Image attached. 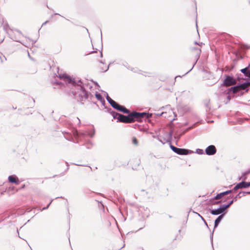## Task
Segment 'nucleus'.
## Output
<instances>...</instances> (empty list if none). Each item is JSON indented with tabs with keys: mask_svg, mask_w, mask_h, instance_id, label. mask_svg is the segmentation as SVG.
I'll list each match as a JSON object with an SVG mask.
<instances>
[{
	"mask_svg": "<svg viewBox=\"0 0 250 250\" xmlns=\"http://www.w3.org/2000/svg\"><path fill=\"white\" fill-rule=\"evenodd\" d=\"M132 143L135 145H138V141L135 137L132 138Z\"/></svg>",
	"mask_w": 250,
	"mask_h": 250,
	"instance_id": "obj_30",
	"label": "nucleus"
},
{
	"mask_svg": "<svg viewBox=\"0 0 250 250\" xmlns=\"http://www.w3.org/2000/svg\"><path fill=\"white\" fill-rule=\"evenodd\" d=\"M239 184L240 187V188H247L250 187V182H246L244 181H242L239 183Z\"/></svg>",
	"mask_w": 250,
	"mask_h": 250,
	"instance_id": "obj_13",
	"label": "nucleus"
},
{
	"mask_svg": "<svg viewBox=\"0 0 250 250\" xmlns=\"http://www.w3.org/2000/svg\"><path fill=\"white\" fill-rule=\"evenodd\" d=\"M195 63H196V62L194 63V64H193V66H192V68L188 71V72H190L192 69V68H193V67L195 65Z\"/></svg>",
	"mask_w": 250,
	"mask_h": 250,
	"instance_id": "obj_42",
	"label": "nucleus"
},
{
	"mask_svg": "<svg viewBox=\"0 0 250 250\" xmlns=\"http://www.w3.org/2000/svg\"><path fill=\"white\" fill-rule=\"evenodd\" d=\"M8 181L10 183H14L16 185L20 184V181L17 176L15 175H10L8 178Z\"/></svg>",
	"mask_w": 250,
	"mask_h": 250,
	"instance_id": "obj_10",
	"label": "nucleus"
},
{
	"mask_svg": "<svg viewBox=\"0 0 250 250\" xmlns=\"http://www.w3.org/2000/svg\"><path fill=\"white\" fill-rule=\"evenodd\" d=\"M213 231L211 232V233L210 234V239H211V241L212 242L213 241Z\"/></svg>",
	"mask_w": 250,
	"mask_h": 250,
	"instance_id": "obj_38",
	"label": "nucleus"
},
{
	"mask_svg": "<svg viewBox=\"0 0 250 250\" xmlns=\"http://www.w3.org/2000/svg\"><path fill=\"white\" fill-rule=\"evenodd\" d=\"M240 90H245L246 92H248L249 90V85L250 82L246 81L242 83L238 84Z\"/></svg>",
	"mask_w": 250,
	"mask_h": 250,
	"instance_id": "obj_9",
	"label": "nucleus"
},
{
	"mask_svg": "<svg viewBox=\"0 0 250 250\" xmlns=\"http://www.w3.org/2000/svg\"><path fill=\"white\" fill-rule=\"evenodd\" d=\"M59 78L63 79L66 83L71 84L74 87L72 91L74 98L82 104L86 101L91 100L93 96L86 90V88L90 89L92 86L87 82L83 83L81 80L72 79L70 77L65 75H60Z\"/></svg>",
	"mask_w": 250,
	"mask_h": 250,
	"instance_id": "obj_1",
	"label": "nucleus"
},
{
	"mask_svg": "<svg viewBox=\"0 0 250 250\" xmlns=\"http://www.w3.org/2000/svg\"><path fill=\"white\" fill-rule=\"evenodd\" d=\"M250 173V169L245 172H243L242 173V175L241 176H240V177H239V180H242L243 181H245L247 179V175L248 174H249V173Z\"/></svg>",
	"mask_w": 250,
	"mask_h": 250,
	"instance_id": "obj_16",
	"label": "nucleus"
},
{
	"mask_svg": "<svg viewBox=\"0 0 250 250\" xmlns=\"http://www.w3.org/2000/svg\"><path fill=\"white\" fill-rule=\"evenodd\" d=\"M229 198H232L233 197V196H232L230 195V196H229Z\"/></svg>",
	"mask_w": 250,
	"mask_h": 250,
	"instance_id": "obj_51",
	"label": "nucleus"
},
{
	"mask_svg": "<svg viewBox=\"0 0 250 250\" xmlns=\"http://www.w3.org/2000/svg\"><path fill=\"white\" fill-rule=\"evenodd\" d=\"M189 72H187L185 75H183V76H185V75H186L187 74H188Z\"/></svg>",
	"mask_w": 250,
	"mask_h": 250,
	"instance_id": "obj_50",
	"label": "nucleus"
},
{
	"mask_svg": "<svg viewBox=\"0 0 250 250\" xmlns=\"http://www.w3.org/2000/svg\"><path fill=\"white\" fill-rule=\"evenodd\" d=\"M179 77H180L181 76H179ZM178 76H176V77H175V79H176V78H178Z\"/></svg>",
	"mask_w": 250,
	"mask_h": 250,
	"instance_id": "obj_55",
	"label": "nucleus"
},
{
	"mask_svg": "<svg viewBox=\"0 0 250 250\" xmlns=\"http://www.w3.org/2000/svg\"><path fill=\"white\" fill-rule=\"evenodd\" d=\"M197 214H198V216L201 217V219L204 222L205 224L207 225V226L208 227V224H207V222H206L205 220L204 219V218L202 216H201L199 213H197Z\"/></svg>",
	"mask_w": 250,
	"mask_h": 250,
	"instance_id": "obj_33",
	"label": "nucleus"
},
{
	"mask_svg": "<svg viewBox=\"0 0 250 250\" xmlns=\"http://www.w3.org/2000/svg\"><path fill=\"white\" fill-rule=\"evenodd\" d=\"M240 189V187L239 186V183H238L234 187V188H233L232 190V192L233 191H235L236 190H237V189Z\"/></svg>",
	"mask_w": 250,
	"mask_h": 250,
	"instance_id": "obj_28",
	"label": "nucleus"
},
{
	"mask_svg": "<svg viewBox=\"0 0 250 250\" xmlns=\"http://www.w3.org/2000/svg\"><path fill=\"white\" fill-rule=\"evenodd\" d=\"M3 29L7 33V31H9L10 29H11L9 27V25H8L7 23L4 24L3 25Z\"/></svg>",
	"mask_w": 250,
	"mask_h": 250,
	"instance_id": "obj_27",
	"label": "nucleus"
},
{
	"mask_svg": "<svg viewBox=\"0 0 250 250\" xmlns=\"http://www.w3.org/2000/svg\"><path fill=\"white\" fill-rule=\"evenodd\" d=\"M169 137L171 138L172 137V131H171L169 133Z\"/></svg>",
	"mask_w": 250,
	"mask_h": 250,
	"instance_id": "obj_40",
	"label": "nucleus"
},
{
	"mask_svg": "<svg viewBox=\"0 0 250 250\" xmlns=\"http://www.w3.org/2000/svg\"><path fill=\"white\" fill-rule=\"evenodd\" d=\"M205 105L206 106V107L208 108V109H209V102H207V103H205Z\"/></svg>",
	"mask_w": 250,
	"mask_h": 250,
	"instance_id": "obj_37",
	"label": "nucleus"
},
{
	"mask_svg": "<svg viewBox=\"0 0 250 250\" xmlns=\"http://www.w3.org/2000/svg\"><path fill=\"white\" fill-rule=\"evenodd\" d=\"M111 63H110L107 66H106L105 68H101V70L103 72H106L108 70L109 68V66L110 65Z\"/></svg>",
	"mask_w": 250,
	"mask_h": 250,
	"instance_id": "obj_29",
	"label": "nucleus"
},
{
	"mask_svg": "<svg viewBox=\"0 0 250 250\" xmlns=\"http://www.w3.org/2000/svg\"><path fill=\"white\" fill-rule=\"evenodd\" d=\"M225 77L226 78L223 83V85L226 86H229L236 83V80L232 76L226 75Z\"/></svg>",
	"mask_w": 250,
	"mask_h": 250,
	"instance_id": "obj_5",
	"label": "nucleus"
},
{
	"mask_svg": "<svg viewBox=\"0 0 250 250\" xmlns=\"http://www.w3.org/2000/svg\"><path fill=\"white\" fill-rule=\"evenodd\" d=\"M226 213H224V214H221L219 216H218V217L215 219L214 221V229L216 228H217L224 217Z\"/></svg>",
	"mask_w": 250,
	"mask_h": 250,
	"instance_id": "obj_11",
	"label": "nucleus"
},
{
	"mask_svg": "<svg viewBox=\"0 0 250 250\" xmlns=\"http://www.w3.org/2000/svg\"><path fill=\"white\" fill-rule=\"evenodd\" d=\"M125 246V243L124 242L123 246L121 247V249H122V248H124Z\"/></svg>",
	"mask_w": 250,
	"mask_h": 250,
	"instance_id": "obj_47",
	"label": "nucleus"
},
{
	"mask_svg": "<svg viewBox=\"0 0 250 250\" xmlns=\"http://www.w3.org/2000/svg\"><path fill=\"white\" fill-rule=\"evenodd\" d=\"M100 62L101 63L104 64V62H103L102 61H100Z\"/></svg>",
	"mask_w": 250,
	"mask_h": 250,
	"instance_id": "obj_54",
	"label": "nucleus"
},
{
	"mask_svg": "<svg viewBox=\"0 0 250 250\" xmlns=\"http://www.w3.org/2000/svg\"><path fill=\"white\" fill-rule=\"evenodd\" d=\"M249 86H250V84Z\"/></svg>",
	"mask_w": 250,
	"mask_h": 250,
	"instance_id": "obj_60",
	"label": "nucleus"
},
{
	"mask_svg": "<svg viewBox=\"0 0 250 250\" xmlns=\"http://www.w3.org/2000/svg\"><path fill=\"white\" fill-rule=\"evenodd\" d=\"M232 192V190H228L225 192H224L225 195H228L229 193H231Z\"/></svg>",
	"mask_w": 250,
	"mask_h": 250,
	"instance_id": "obj_32",
	"label": "nucleus"
},
{
	"mask_svg": "<svg viewBox=\"0 0 250 250\" xmlns=\"http://www.w3.org/2000/svg\"><path fill=\"white\" fill-rule=\"evenodd\" d=\"M250 66L245 67V68L241 69L240 71L243 73L246 77L249 78L250 80V70H249Z\"/></svg>",
	"mask_w": 250,
	"mask_h": 250,
	"instance_id": "obj_12",
	"label": "nucleus"
},
{
	"mask_svg": "<svg viewBox=\"0 0 250 250\" xmlns=\"http://www.w3.org/2000/svg\"><path fill=\"white\" fill-rule=\"evenodd\" d=\"M47 22V21H46L45 22H44V23H42V26L44 25H45L46 23Z\"/></svg>",
	"mask_w": 250,
	"mask_h": 250,
	"instance_id": "obj_44",
	"label": "nucleus"
},
{
	"mask_svg": "<svg viewBox=\"0 0 250 250\" xmlns=\"http://www.w3.org/2000/svg\"><path fill=\"white\" fill-rule=\"evenodd\" d=\"M242 197L241 193H239L233 199L234 201H236L237 198H240Z\"/></svg>",
	"mask_w": 250,
	"mask_h": 250,
	"instance_id": "obj_31",
	"label": "nucleus"
},
{
	"mask_svg": "<svg viewBox=\"0 0 250 250\" xmlns=\"http://www.w3.org/2000/svg\"><path fill=\"white\" fill-rule=\"evenodd\" d=\"M100 32H101V39H102V31L101 30L100 31Z\"/></svg>",
	"mask_w": 250,
	"mask_h": 250,
	"instance_id": "obj_48",
	"label": "nucleus"
},
{
	"mask_svg": "<svg viewBox=\"0 0 250 250\" xmlns=\"http://www.w3.org/2000/svg\"><path fill=\"white\" fill-rule=\"evenodd\" d=\"M239 193H241L242 197L246 196L247 194H248L247 191V192H246V191H242V192H240Z\"/></svg>",
	"mask_w": 250,
	"mask_h": 250,
	"instance_id": "obj_34",
	"label": "nucleus"
},
{
	"mask_svg": "<svg viewBox=\"0 0 250 250\" xmlns=\"http://www.w3.org/2000/svg\"><path fill=\"white\" fill-rule=\"evenodd\" d=\"M170 147L173 152L179 155H188L193 152L192 150L185 148H178L171 145H170Z\"/></svg>",
	"mask_w": 250,
	"mask_h": 250,
	"instance_id": "obj_4",
	"label": "nucleus"
},
{
	"mask_svg": "<svg viewBox=\"0 0 250 250\" xmlns=\"http://www.w3.org/2000/svg\"><path fill=\"white\" fill-rule=\"evenodd\" d=\"M234 200H232L230 201L229 203V204H226V205L224 204V205H223L224 206V207H225V208H226V209H227L228 208H229V206H230L231 204H233V202H234Z\"/></svg>",
	"mask_w": 250,
	"mask_h": 250,
	"instance_id": "obj_25",
	"label": "nucleus"
},
{
	"mask_svg": "<svg viewBox=\"0 0 250 250\" xmlns=\"http://www.w3.org/2000/svg\"><path fill=\"white\" fill-rule=\"evenodd\" d=\"M94 134H95V131L93 130L92 132H91V133H90V132H86L84 134V135H87V136H89L90 137L92 138L94 136Z\"/></svg>",
	"mask_w": 250,
	"mask_h": 250,
	"instance_id": "obj_23",
	"label": "nucleus"
},
{
	"mask_svg": "<svg viewBox=\"0 0 250 250\" xmlns=\"http://www.w3.org/2000/svg\"><path fill=\"white\" fill-rule=\"evenodd\" d=\"M124 65L128 69H130L131 71H134V72H136L135 71H134L133 69H130V67L129 66H127V65H125V64H124Z\"/></svg>",
	"mask_w": 250,
	"mask_h": 250,
	"instance_id": "obj_36",
	"label": "nucleus"
},
{
	"mask_svg": "<svg viewBox=\"0 0 250 250\" xmlns=\"http://www.w3.org/2000/svg\"><path fill=\"white\" fill-rule=\"evenodd\" d=\"M239 87V86H238V84H237L229 88V92L232 91L233 94L237 93L240 90Z\"/></svg>",
	"mask_w": 250,
	"mask_h": 250,
	"instance_id": "obj_14",
	"label": "nucleus"
},
{
	"mask_svg": "<svg viewBox=\"0 0 250 250\" xmlns=\"http://www.w3.org/2000/svg\"><path fill=\"white\" fill-rule=\"evenodd\" d=\"M203 78L205 80H212L213 83L217 82V80L214 78L213 75L210 72L204 71L203 72Z\"/></svg>",
	"mask_w": 250,
	"mask_h": 250,
	"instance_id": "obj_7",
	"label": "nucleus"
},
{
	"mask_svg": "<svg viewBox=\"0 0 250 250\" xmlns=\"http://www.w3.org/2000/svg\"><path fill=\"white\" fill-rule=\"evenodd\" d=\"M224 196H225V194H224V192H221L220 193L217 194L216 195V196L213 198V199L217 200L220 199V198H221L222 197H223Z\"/></svg>",
	"mask_w": 250,
	"mask_h": 250,
	"instance_id": "obj_20",
	"label": "nucleus"
},
{
	"mask_svg": "<svg viewBox=\"0 0 250 250\" xmlns=\"http://www.w3.org/2000/svg\"><path fill=\"white\" fill-rule=\"evenodd\" d=\"M216 148L214 145L208 146L205 149V152L208 155H213L216 153Z\"/></svg>",
	"mask_w": 250,
	"mask_h": 250,
	"instance_id": "obj_8",
	"label": "nucleus"
},
{
	"mask_svg": "<svg viewBox=\"0 0 250 250\" xmlns=\"http://www.w3.org/2000/svg\"><path fill=\"white\" fill-rule=\"evenodd\" d=\"M165 113H164V112H162V113H161V114H157V115H158V116H162V115H163L164 114H165Z\"/></svg>",
	"mask_w": 250,
	"mask_h": 250,
	"instance_id": "obj_41",
	"label": "nucleus"
},
{
	"mask_svg": "<svg viewBox=\"0 0 250 250\" xmlns=\"http://www.w3.org/2000/svg\"><path fill=\"white\" fill-rule=\"evenodd\" d=\"M196 152L198 154H203L204 153V151L202 149L197 148L196 150Z\"/></svg>",
	"mask_w": 250,
	"mask_h": 250,
	"instance_id": "obj_26",
	"label": "nucleus"
},
{
	"mask_svg": "<svg viewBox=\"0 0 250 250\" xmlns=\"http://www.w3.org/2000/svg\"><path fill=\"white\" fill-rule=\"evenodd\" d=\"M26 47H28L29 46V45H28L26 43H22Z\"/></svg>",
	"mask_w": 250,
	"mask_h": 250,
	"instance_id": "obj_43",
	"label": "nucleus"
},
{
	"mask_svg": "<svg viewBox=\"0 0 250 250\" xmlns=\"http://www.w3.org/2000/svg\"><path fill=\"white\" fill-rule=\"evenodd\" d=\"M248 194H250V191H247Z\"/></svg>",
	"mask_w": 250,
	"mask_h": 250,
	"instance_id": "obj_49",
	"label": "nucleus"
},
{
	"mask_svg": "<svg viewBox=\"0 0 250 250\" xmlns=\"http://www.w3.org/2000/svg\"><path fill=\"white\" fill-rule=\"evenodd\" d=\"M52 200L49 203V204L46 207L43 208H42V210L46 209L48 208V207H49L50 205L52 203Z\"/></svg>",
	"mask_w": 250,
	"mask_h": 250,
	"instance_id": "obj_35",
	"label": "nucleus"
},
{
	"mask_svg": "<svg viewBox=\"0 0 250 250\" xmlns=\"http://www.w3.org/2000/svg\"><path fill=\"white\" fill-rule=\"evenodd\" d=\"M195 44H199L197 42H195Z\"/></svg>",
	"mask_w": 250,
	"mask_h": 250,
	"instance_id": "obj_56",
	"label": "nucleus"
},
{
	"mask_svg": "<svg viewBox=\"0 0 250 250\" xmlns=\"http://www.w3.org/2000/svg\"><path fill=\"white\" fill-rule=\"evenodd\" d=\"M180 136H179V137H178V138H177V139H178H178H180Z\"/></svg>",
	"mask_w": 250,
	"mask_h": 250,
	"instance_id": "obj_57",
	"label": "nucleus"
},
{
	"mask_svg": "<svg viewBox=\"0 0 250 250\" xmlns=\"http://www.w3.org/2000/svg\"><path fill=\"white\" fill-rule=\"evenodd\" d=\"M193 49H194L196 51V62L197 61L198 59L200 57V53H201V49L198 48H193Z\"/></svg>",
	"mask_w": 250,
	"mask_h": 250,
	"instance_id": "obj_19",
	"label": "nucleus"
},
{
	"mask_svg": "<svg viewBox=\"0 0 250 250\" xmlns=\"http://www.w3.org/2000/svg\"><path fill=\"white\" fill-rule=\"evenodd\" d=\"M221 202V201H216V202H213V204H217L220 203Z\"/></svg>",
	"mask_w": 250,
	"mask_h": 250,
	"instance_id": "obj_39",
	"label": "nucleus"
},
{
	"mask_svg": "<svg viewBox=\"0 0 250 250\" xmlns=\"http://www.w3.org/2000/svg\"><path fill=\"white\" fill-rule=\"evenodd\" d=\"M118 109V111L122 112L124 113H131L130 110L126 108L124 106L120 105Z\"/></svg>",
	"mask_w": 250,
	"mask_h": 250,
	"instance_id": "obj_15",
	"label": "nucleus"
},
{
	"mask_svg": "<svg viewBox=\"0 0 250 250\" xmlns=\"http://www.w3.org/2000/svg\"><path fill=\"white\" fill-rule=\"evenodd\" d=\"M107 94V96H106V100L107 101V102L110 104H111L112 102H113L114 101L113 100H112L109 96Z\"/></svg>",
	"mask_w": 250,
	"mask_h": 250,
	"instance_id": "obj_24",
	"label": "nucleus"
},
{
	"mask_svg": "<svg viewBox=\"0 0 250 250\" xmlns=\"http://www.w3.org/2000/svg\"><path fill=\"white\" fill-rule=\"evenodd\" d=\"M226 207H224L223 205H221L218 208L216 209H211L210 213L212 215H217L219 214H224L226 213L225 211L226 210Z\"/></svg>",
	"mask_w": 250,
	"mask_h": 250,
	"instance_id": "obj_6",
	"label": "nucleus"
},
{
	"mask_svg": "<svg viewBox=\"0 0 250 250\" xmlns=\"http://www.w3.org/2000/svg\"><path fill=\"white\" fill-rule=\"evenodd\" d=\"M74 136L75 137H76V136H77V133H76V132H75V133H74Z\"/></svg>",
	"mask_w": 250,
	"mask_h": 250,
	"instance_id": "obj_46",
	"label": "nucleus"
},
{
	"mask_svg": "<svg viewBox=\"0 0 250 250\" xmlns=\"http://www.w3.org/2000/svg\"><path fill=\"white\" fill-rule=\"evenodd\" d=\"M103 56V54L102 53H101V57H102Z\"/></svg>",
	"mask_w": 250,
	"mask_h": 250,
	"instance_id": "obj_53",
	"label": "nucleus"
},
{
	"mask_svg": "<svg viewBox=\"0 0 250 250\" xmlns=\"http://www.w3.org/2000/svg\"><path fill=\"white\" fill-rule=\"evenodd\" d=\"M47 22V21H46L45 22H44V23H42V26L44 25H45L46 23Z\"/></svg>",
	"mask_w": 250,
	"mask_h": 250,
	"instance_id": "obj_45",
	"label": "nucleus"
},
{
	"mask_svg": "<svg viewBox=\"0 0 250 250\" xmlns=\"http://www.w3.org/2000/svg\"><path fill=\"white\" fill-rule=\"evenodd\" d=\"M174 114L175 117H177V115L176 114H175L174 113Z\"/></svg>",
	"mask_w": 250,
	"mask_h": 250,
	"instance_id": "obj_52",
	"label": "nucleus"
},
{
	"mask_svg": "<svg viewBox=\"0 0 250 250\" xmlns=\"http://www.w3.org/2000/svg\"><path fill=\"white\" fill-rule=\"evenodd\" d=\"M110 105L112 106V107H113L114 109H115L117 110L119 107V106H120V104H118L115 101H114L113 102H112V103Z\"/></svg>",
	"mask_w": 250,
	"mask_h": 250,
	"instance_id": "obj_21",
	"label": "nucleus"
},
{
	"mask_svg": "<svg viewBox=\"0 0 250 250\" xmlns=\"http://www.w3.org/2000/svg\"><path fill=\"white\" fill-rule=\"evenodd\" d=\"M28 56L30 57V54L29 53H28Z\"/></svg>",
	"mask_w": 250,
	"mask_h": 250,
	"instance_id": "obj_58",
	"label": "nucleus"
},
{
	"mask_svg": "<svg viewBox=\"0 0 250 250\" xmlns=\"http://www.w3.org/2000/svg\"><path fill=\"white\" fill-rule=\"evenodd\" d=\"M95 96H96V98L98 100L100 101L102 103H105V101L103 98V97H102V95L101 94L96 92V93L95 94Z\"/></svg>",
	"mask_w": 250,
	"mask_h": 250,
	"instance_id": "obj_18",
	"label": "nucleus"
},
{
	"mask_svg": "<svg viewBox=\"0 0 250 250\" xmlns=\"http://www.w3.org/2000/svg\"><path fill=\"white\" fill-rule=\"evenodd\" d=\"M66 139L69 140V141H72V137L71 135L68 133H66V135L64 136Z\"/></svg>",
	"mask_w": 250,
	"mask_h": 250,
	"instance_id": "obj_22",
	"label": "nucleus"
},
{
	"mask_svg": "<svg viewBox=\"0 0 250 250\" xmlns=\"http://www.w3.org/2000/svg\"><path fill=\"white\" fill-rule=\"evenodd\" d=\"M127 115L120 114L117 117L118 122L125 124L132 123L135 121L141 122L144 118L149 119L152 117V113L144 112H138L133 111L131 113H127Z\"/></svg>",
	"mask_w": 250,
	"mask_h": 250,
	"instance_id": "obj_2",
	"label": "nucleus"
},
{
	"mask_svg": "<svg viewBox=\"0 0 250 250\" xmlns=\"http://www.w3.org/2000/svg\"><path fill=\"white\" fill-rule=\"evenodd\" d=\"M7 34L12 40L16 42H19V39L22 36L21 32L17 29H10L7 31Z\"/></svg>",
	"mask_w": 250,
	"mask_h": 250,
	"instance_id": "obj_3",
	"label": "nucleus"
},
{
	"mask_svg": "<svg viewBox=\"0 0 250 250\" xmlns=\"http://www.w3.org/2000/svg\"><path fill=\"white\" fill-rule=\"evenodd\" d=\"M249 2L250 3V0H248Z\"/></svg>",
	"mask_w": 250,
	"mask_h": 250,
	"instance_id": "obj_59",
	"label": "nucleus"
},
{
	"mask_svg": "<svg viewBox=\"0 0 250 250\" xmlns=\"http://www.w3.org/2000/svg\"><path fill=\"white\" fill-rule=\"evenodd\" d=\"M108 112L112 115L114 119H117V117L120 115V113L113 111L111 108L108 110Z\"/></svg>",
	"mask_w": 250,
	"mask_h": 250,
	"instance_id": "obj_17",
	"label": "nucleus"
}]
</instances>
